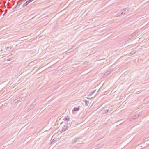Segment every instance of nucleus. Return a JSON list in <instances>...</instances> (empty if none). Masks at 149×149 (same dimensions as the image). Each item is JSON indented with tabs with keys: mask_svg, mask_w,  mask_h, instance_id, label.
<instances>
[{
	"mask_svg": "<svg viewBox=\"0 0 149 149\" xmlns=\"http://www.w3.org/2000/svg\"><path fill=\"white\" fill-rule=\"evenodd\" d=\"M98 146H99V148L102 147V146L101 144H99L98 145Z\"/></svg>",
	"mask_w": 149,
	"mask_h": 149,
	"instance_id": "nucleus-19",
	"label": "nucleus"
},
{
	"mask_svg": "<svg viewBox=\"0 0 149 149\" xmlns=\"http://www.w3.org/2000/svg\"><path fill=\"white\" fill-rule=\"evenodd\" d=\"M54 139H53V140L52 141V142L53 141H54Z\"/></svg>",
	"mask_w": 149,
	"mask_h": 149,
	"instance_id": "nucleus-25",
	"label": "nucleus"
},
{
	"mask_svg": "<svg viewBox=\"0 0 149 149\" xmlns=\"http://www.w3.org/2000/svg\"><path fill=\"white\" fill-rule=\"evenodd\" d=\"M26 4V3H24V4L22 5V6L23 7H24L25 6H26L27 5V4Z\"/></svg>",
	"mask_w": 149,
	"mask_h": 149,
	"instance_id": "nucleus-17",
	"label": "nucleus"
},
{
	"mask_svg": "<svg viewBox=\"0 0 149 149\" xmlns=\"http://www.w3.org/2000/svg\"><path fill=\"white\" fill-rule=\"evenodd\" d=\"M81 140L80 139L75 138L74 140L72 141V142L73 143H77L78 144H81L82 142Z\"/></svg>",
	"mask_w": 149,
	"mask_h": 149,
	"instance_id": "nucleus-1",
	"label": "nucleus"
},
{
	"mask_svg": "<svg viewBox=\"0 0 149 149\" xmlns=\"http://www.w3.org/2000/svg\"><path fill=\"white\" fill-rule=\"evenodd\" d=\"M86 105V106H88L89 103V101H87L86 100H84V101Z\"/></svg>",
	"mask_w": 149,
	"mask_h": 149,
	"instance_id": "nucleus-11",
	"label": "nucleus"
},
{
	"mask_svg": "<svg viewBox=\"0 0 149 149\" xmlns=\"http://www.w3.org/2000/svg\"><path fill=\"white\" fill-rule=\"evenodd\" d=\"M63 120L64 121H66L67 122L69 121L70 120L68 116L65 117Z\"/></svg>",
	"mask_w": 149,
	"mask_h": 149,
	"instance_id": "nucleus-8",
	"label": "nucleus"
},
{
	"mask_svg": "<svg viewBox=\"0 0 149 149\" xmlns=\"http://www.w3.org/2000/svg\"><path fill=\"white\" fill-rule=\"evenodd\" d=\"M140 114H136L134 116H133L131 118V120H133L134 119H136V118H137L139 117V116H140Z\"/></svg>",
	"mask_w": 149,
	"mask_h": 149,
	"instance_id": "nucleus-5",
	"label": "nucleus"
},
{
	"mask_svg": "<svg viewBox=\"0 0 149 149\" xmlns=\"http://www.w3.org/2000/svg\"><path fill=\"white\" fill-rule=\"evenodd\" d=\"M109 109H104L102 111V114H104L105 113H107L109 111Z\"/></svg>",
	"mask_w": 149,
	"mask_h": 149,
	"instance_id": "nucleus-6",
	"label": "nucleus"
},
{
	"mask_svg": "<svg viewBox=\"0 0 149 149\" xmlns=\"http://www.w3.org/2000/svg\"><path fill=\"white\" fill-rule=\"evenodd\" d=\"M54 139H53V140L52 141V142L53 141H54Z\"/></svg>",
	"mask_w": 149,
	"mask_h": 149,
	"instance_id": "nucleus-23",
	"label": "nucleus"
},
{
	"mask_svg": "<svg viewBox=\"0 0 149 149\" xmlns=\"http://www.w3.org/2000/svg\"><path fill=\"white\" fill-rule=\"evenodd\" d=\"M136 52V50H134L132 51L130 53V54H134Z\"/></svg>",
	"mask_w": 149,
	"mask_h": 149,
	"instance_id": "nucleus-13",
	"label": "nucleus"
},
{
	"mask_svg": "<svg viewBox=\"0 0 149 149\" xmlns=\"http://www.w3.org/2000/svg\"><path fill=\"white\" fill-rule=\"evenodd\" d=\"M18 102V101L16 99V100H15L13 102V103H16L17 102Z\"/></svg>",
	"mask_w": 149,
	"mask_h": 149,
	"instance_id": "nucleus-16",
	"label": "nucleus"
},
{
	"mask_svg": "<svg viewBox=\"0 0 149 149\" xmlns=\"http://www.w3.org/2000/svg\"><path fill=\"white\" fill-rule=\"evenodd\" d=\"M54 139H53V140L52 141V142L53 141H54Z\"/></svg>",
	"mask_w": 149,
	"mask_h": 149,
	"instance_id": "nucleus-24",
	"label": "nucleus"
},
{
	"mask_svg": "<svg viewBox=\"0 0 149 149\" xmlns=\"http://www.w3.org/2000/svg\"><path fill=\"white\" fill-rule=\"evenodd\" d=\"M128 9H127V8H125L122 10L120 11V15H122V14H125L126 13L127 10L128 11Z\"/></svg>",
	"mask_w": 149,
	"mask_h": 149,
	"instance_id": "nucleus-4",
	"label": "nucleus"
},
{
	"mask_svg": "<svg viewBox=\"0 0 149 149\" xmlns=\"http://www.w3.org/2000/svg\"><path fill=\"white\" fill-rule=\"evenodd\" d=\"M22 1H19L17 2V5L16 6L13 8V9L14 10L15 8H16L17 7H19L21 5L22 3Z\"/></svg>",
	"mask_w": 149,
	"mask_h": 149,
	"instance_id": "nucleus-2",
	"label": "nucleus"
},
{
	"mask_svg": "<svg viewBox=\"0 0 149 149\" xmlns=\"http://www.w3.org/2000/svg\"><path fill=\"white\" fill-rule=\"evenodd\" d=\"M129 37H130V36H129ZM130 38V39H131V38Z\"/></svg>",
	"mask_w": 149,
	"mask_h": 149,
	"instance_id": "nucleus-26",
	"label": "nucleus"
},
{
	"mask_svg": "<svg viewBox=\"0 0 149 149\" xmlns=\"http://www.w3.org/2000/svg\"><path fill=\"white\" fill-rule=\"evenodd\" d=\"M22 99V98L21 97H19V98H18L17 100L18 101H20V100H21Z\"/></svg>",
	"mask_w": 149,
	"mask_h": 149,
	"instance_id": "nucleus-14",
	"label": "nucleus"
},
{
	"mask_svg": "<svg viewBox=\"0 0 149 149\" xmlns=\"http://www.w3.org/2000/svg\"><path fill=\"white\" fill-rule=\"evenodd\" d=\"M10 47H7L5 49L6 52H7V51H8L10 49Z\"/></svg>",
	"mask_w": 149,
	"mask_h": 149,
	"instance_id": "nucleus-12",
	"label": "nucleus"
},
{
	"mask_svg": "<svg viewBox=\"0 0 149 149\" xmlns=\"http://www.w3.org/2000/svg\"><path fill=\"white\" fill-rule=\"evenodd\" d=\"M120 12L118 14H116V15L117 16H119V15H120Z\"/></svg>",
	"mask_w": 149,
	"mask_h": 149,
	"instance_id": "nucleus-15",
	"label": "nucleus"
},
{
	"mask_svg": "<svg viewBox=\"0 0 149 149\" xmlns=\"http://www.w3.org/2000/svg\"><path fill=\"white\" fill-rule=\"evenodd\" d=\"M34 0H28L27 1L26 3V4L28 5L29 3L30 2L33 1Z\"/></svg>",
	"mask_w": 149,
	"mask_h": 149,
	"instance_id": "nucleus-10",
	"label": "nucleus"
},
{
	"mask_svg": "<svg viewBox=\"0 0 149 149\" xmlns=\"http://www.w3.org/2000/svg\"><path fill=\"white\" fill-rule=\"evenodd\" d=\"M33 104L31 105V107H30V108H31V109L33 108Z\"/></svg>",
	"mask_w": 149,
	"mask_h": 149,
	"instance_id": "nucleus-20",
	"label": "nucleus"
},
{
	"mask_svg": "<svg viewBox=\"0 0 149 149\" xmlns=\"http://www.w3.org/2000/svg\"><path fill=\"white\" fill-rule=\"evenodd\" d=\"M138 32L137 31H136L135 32H134L133 33H132L131 36L132 37H134L137 34Z\"/></svg>",
	"mask_w": 149,
	"mask_h": 149,
	"instance_id": "nucleus-9",
	"label": "nucleus"
},
{
	"mask_svg": "<svg viewBox=\"0 0 149 149\" xmlns=\"http://www.w3.org/2000/svg\"><path fill=\"white\" fill-rule=\"evenodd\" d=\"M98 148H99V146H96L95 147V149H98Z\"/></svg>",
	"mask_w": 149,
	"mask_h": 149,
	"instance_id": "nucleus-18",
	"label": "nucleus"
},
{
	"mask_svg": "<svg viewBox=\"0 0 149 149\" xmlns=\"http://www.w3.org/2000/svg\"><path fill=\"white\" fill-rule=\"evenodd\" d=\"M80 109V106H79L77 108L76 107H74L73 109V111H78Z\"/></svg>",
	"mask_w": 149,
	"mask_h": 149,
	"instance_id": "nucleus-7",
	"label": "nucleus"
},
{
	"mask_svg": "<svg viewBox=\"0 0 149 149\" xmlns=\"http://www.w3.org/2000/svg\"><path fill=\"white\" fill-rule=\"evenodd\" d=\"M113 71V68L109 69L106 72H105L104 75L106 76L108 75Z\"/></svg>",
	"mask_w": 149,
	"mask_h": 149,
	"instance_id": "nucleus-3",
	"label": "nucleus"
},
{
	"mask_svg": "<svg viewBox=\"0 0 149 149\" xmlns=\"http://www.w3.org/2000/svg\"><path fill=\"white\" fill-rule=\"evenodd\" d=\"M93 91V92H92V93H94L95 92V91Z\"/></svg>",
	"mask_w": 149,
	"mask_h": 149,
	"instance_id": "nucleus-22",
	"label": "nucleus"
},
{
	"mask_svg": "<svg viewBox=\"0 0 149 149\" xmlns=\"http://www.w3.org/2000/svg\"><path fill=\"white\" fill-rule=\"evenodd\" d=\"M93 91V92H92V93H94L95 92V91Z\"/></svg>",
	"mask_w": 149,
	"mask_h": 149,
	"instance_id": "nucleus-21",
	"label": "nucleus"
}]
</instances>
